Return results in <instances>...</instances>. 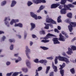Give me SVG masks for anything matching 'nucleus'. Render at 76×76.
Wrapping results in <instances>:
<instances>
[{
	"label": "nucleus",
	"instance_id": "5fc2aeb1",
	"mask_svg": "<svg viewBox=\"0 0 76 76\" xmlns=\"http://www.w3.org/2000/svg\"><path fill=\"white\" fill-rule=\"evenodd\" d=\"M62 34H63V35H65L66 34V33L65 32H64V31H62L61 32Z\"/></svg>",
	"mask_w": 76,
	"mask_h": 76
},
{
	"label": "nucleus",
	"instance_id": "f257e3e1",
	"mask_svg": "<svg viewBox=\"0 0 76 76\" xmlns=\"http://www.w3.org/2000/svg\"><path fill=\"white\" fill-rule=\"evenodd\" d=\"M74 6L73 5L69 4L67 5H64V8L61 10L60 13L61 14H65L66 13V10H71V9L70 8H74Z\"/></svg>",
	"mask_w": 76,
	"mask_h": 76
},
{
	"label": "nucleus",
	"instance_id": "a19ab883",
	"mask_svg": "<svg viewBox=\"0 0 76 76\" xmlns=\"http://www.w3.org/2000/svg\"><path fill=\"white\" fill-rule=\"evenodd\" d=\"M14 22V23H16L17 22H19V20H12Z\"/></svg>",
	"mask_w": 76,
	"mask_h": 76
},
{
	"label": "nucleus",
	"instance_id": "6e6552de",
	"mask_svg": "<svg viewBox=\"0 0 76 76\" xmlns=\"http://www.w3.org/2000/svg\"><path fill=\"white\" fill-rule=\"evenodd\" d=\"M64 38V36L62 35L61 33H60L59 34V40L61 41H65V39Z\"/></svg>",
	"mask_w": 76,
	"mask_h": 76
},
{
	"label": "nucleus",
	"instance_id": "cd10ccee",
	"mask_svg": "<svg viewBox=\"0 0 76 76\" xmlns=\"http://www.w3.org/2000/svg\"><path fill=\"white\" fill-rule=\"evenodd\" d=\"M40 48L44 50H47L49 49V48H47L45 47H44V46H43V47L40 46Z\"/></svg>",
	"mask_w": 76,
	"mask_h": 76
},
{
	"label": "nucleus",
	"instance_id": "b1692460",
	"mask_svg": "<svg viewBox=\"0 0 76 76\" xmlns=\"http://www.w3.org/2000/svg\"><path fill=\"white\" fill-rule=\"evenodd\" d=\"M61 16H58L57 18V22L58 23H59L61 22Z\"/></svg>",
	"mask_w": 76,
	"mask_h": 76
},
{
	"label": "nucleus",
	"instance_id": "f704fd0d",
	"mask_svg": "<svg viewBox=\"0 0 76 76\" xmlns=\"http://www.w3.org/2000/svg\"><path fill=\"white\" fill-rule=\"evenodd\" d=\"M40 3H46V1L45 0H40Z\"/></svg>",
	"mask_w": 76,
	"mask_h": 76
},
{
	"label": "nucleus",
	"instance_id": "3c124183",
	"mask_svg": "<svg viewBox=\"0 0 76 76\" xmlns=\"http://www.w3.org/2000/svg\"><path fill=\"white\" fill-rule=\"evenodd\" d=\"M10 62H9V61H7V63H6V64H7V66H9V65L10 64Z\"/></svg>",
	"mask_w": 76,
	"mask_h": 76
},
{
	"label": "nucleus",
	"instance_id": "412c9836",
	"mask_svg": "<svg viewBox=\"0 0 76 76\" xmlns=\"http://www.w3.org/2000/svg\"><path fill=\"white\" fill-rule=\"evenodd\" d=\"M26 64L28 68H31V63L28 61L26 62Z\"/></svg>",
	"mask_w": 76,
	"mask_h": 76
},
{
	"label": "nucleus",
	"instance_id": "79ce46f5",
	"mask_svg": "<svg viewBox=\"0 0 76 76\" xmlns=\"http://www.w3.org/2000/svg\"><path fill=\"white\" fill-rule=\"evenodd\" d=\"M44 8L45 7L43 6L42 5L41 6H40L39 9H40V10H43Z\"/></svg>",
	"mask_w": 76,
	"mask_h": 76
},
{
	"label": "nucleus",
	"instance_id": "8fccbe9b",
	"mask_svg": "<svg viewBox=\"0 0 76 76\" xmlns=\"http://www.w3.org/2000/svg\"><path fill=\"white\" fill-rule=\"evenodd\" d=\"M47 59H49L50 60H52L53 59V58L52 57H47Z\"/></svg>",
	"mask_w": 76,
	"mask_h": 76
},
{
	"label": "nucleus",
	"instance_id": "5701e85b",
	"mask_svg": "<svg viewBox=\"0 0 76 76\" xmlns=\"http://www.w3.org/2000/svg\"><path fill=\"white\" fill-rule=\"evenodd\" d=\"M39 33L40 35H45L46 34V33L44 30L39 31Z\"/></svg>",
	"mask_w": 76,
	"mask_h": 76
},
{
	"label": "nucleus",
	"instance_id": "58836bf2",
	"mask_svg": "<svg viewBox=\"0 0 76 76\" xmlns=\"http://www.w3.org/2000/svg\"><path fill=\"white\" fill-rule=\"evenodd\" d=\"M6 39V37L4 36H3V37L2 38V39L1 40L2 41H4L5 39Z\"/></svg>",
	"mask_w": 76,
	"mask_h": 76
},
{
	"label": "nucleus",
	"instance_id": "37998d69",
	"mask_svg": "<svg viewBox=\"0 0 76 76\" xmlns=\"http://www.w3.org/2000/svg\"><path fill=\"white\" fill-rule=\"evenodd\" d=\"M54 31L55 32H57V33H59V31L57 28L54 29Z\"/></svg>",
	"mask_w": 76,
	"mask_h": 76
},
{
	"label": "nucleus",
	"instance_id": "bf43d9fd",
	"mask_svg": "<svg viewBox=\"0 0 76 76\" xmlns=\"http://www.w3.org/2000/svg\"><path fill=\"white\" fill-rule=\"evenodd\" d=\"M64 36L65 37H66V38H68L69 36L67 34H65V35H64Z\"/></svg>",
	"mask_w": 76,
	"mask_h": 76
},
{
	"label": "nucleus",
	"instance_id": "f8f14e48",
	"mask_svg": "<svg viewBox=\"0 0 76 76\" xmlns=\"http://www.w3.org/2000/svg\"><path fill=\"white\" fill-rule=\"evenodd\" d=\"M60 4L58 3L53 4L51 6V8H56L57 7L59 6Z\"/></svg>",
	"mask_w": 76,
	"mask_h": 76
},
{
	"label": "nucleus",
	"instance_id": "680f3d73",
	"mask_svg": "<svg viewBox=\"0 0 76 76\" xmlns=\"http://www.w3.org/2000/svg\"><path fill=\"white\" fill-rule=\"evenodd\" d=\"M4 34V32L3 31H0V34Z\"/></svg>",
	"mask_w": 76,
	"mask_h": 76
},
{
	"label": "nucleus",
	"instance_id": "1a4fd4ad",
	"mask_svg": "<svg viewBox=\"0 0 76 76\" xmlns=\"http://www.w3.org/2000/svg\"><path fill=\"white\" fill-rule=\"evenodd\" d=\"M30 15L31 16L34 18L35 19H38V18L37 17V15L35 14H34V13L32 12H30Z\"/></svg>",
	"mask_w": 76,
	"mask_h": 76
},
{
	"label": "nucleus",
	"instance_id": "49530a36",
	"mask_svg": "<svg viewBox=\"0 0 76 76\" xmlns=\"http://www.w3.org/2000/svg\"><path fill=\"white\" fill-rule=\"evenodd\" d=\"M12 74V72H10V73H8L7 74V76H10Z\"/></svg>",
	"mask_w": 76,
	"mask_h": 76
},
{
	"label": "nucleus",
	"instance_id": "f3484780",
	"mask_svg": "<svg viewBox=\"0 0 76 76\" xmlns=\"http://www.w3.org/2000/svg\"><path fill=\"white\" fill-rule=\"evenodd\" d=\"M16 4V2L15 1H12V4H11V6L12 7L15 6V5Z\"/></svg>",
	"mask_w": 76,
	"mask_h": 76
},
{
	"label": "nucleus",
	"instance_id": "338daca9",
	"mask_svg": "<svg viewBox=\"0 0 76 76\" xmlns=\"http://www.w3.org/2000/svg\"><path fill=\"white\" fill-rule=\"evenodd\" d=\"M30 46H31L33 44V42H30Z\"/></svg>",
	"mask_w": 76,
	"mask_h": 76
},
{
	"label": "nucleus",
	"instance_id": "2eb2a0df",
	"mask_svg": "<svg viewBox=\"0 0 76 76\" xmlns=\"http://www.w3.org/2000/svg\"><path fill=\"white\" fill-rule=\"evenodd\" d=\"M30 25L31 27L30 29V30L32 31L33 29H34V28H35L36 25L35 24L32 23H30Z\"/></svg>",
	"mask_w": 76,
	"mask_h": 76
},
{
	"label": "nucleus",
	"instance_id": "bb28decb",
	"mask_svg": "<svg viewBox=\"0 0 76 76\" xmlns=\"http://www.w3.org/2000/svg\"><path fill=\"white\" fill-rule=\"evenodd\" d=\"M50 41L49 40H42L41 41V42H44V43H46Z\"/></svg>",
	"mask_w": 76,
	"mask_h": 76
},
{
	"label": "nucleus",
	"instance_id": "a211bd4d",
	"mask_svg": "<svg viewBox=\"0 0 76 76\" xmlns=\"http://www.w3.org/2000/svg\"><path fill=\"white\" fill-rule=\"evenodd\" d=\"M44 24L45 25V27L44 28L45 29H49V24H47L46 23H44Z\"/></svg>",
	"mask_w": 76,
	"mask_h": 76
},
{
	"label": "nucleus",
	"instance_id": "20e7f679",
	"mask_svg": "<svg viewBox=\"0 0 76 76\" xmlns=\"http://www.w3.org/2000/svg\"><path fill=\"white\" fill-rule=\"evenodd\" d=\"M60 68H59L60 69H61L60 70V73L61 75V76H64V70L63 69V68L65 66V64L64 63H63L62 65H60Z\"/></svg>",
	"mask_w": 76,
	"mask_h": 76
},
{
	"label": "nucleus",
	"instance_id": "09e8293b",
	"mask_svg": "<svg viewBox=\"0 0 76 76\" xmlns=\"http://www.w3.org/2000/svg\"><path fill=\"white\" fill-rule=\"evenodd\" d=\"M9 40L10 42H15V40L14 39H12V40L11 39H10Z\"/></svg>",
	"mask_w": 76,
	"mask_h": 76
},
{
	"label": "nucleus",
	"instance_id": "423d86ee",
	"mask_svg": "<svg viewBox=\"0 0 76 76\" xmlns=\"http://www.w3.org/2000/svg\"><path fill=\"white\" fill-rule=\"evenodd\" d=\"M26 50L25 51L26 54V55L27 56L28 59H30V58L29 57V55L28 54V53L31 52V50H30V49H28V47L26 46Z\"/></svg>",
	"mask_w": 76,
	"mask_h": 76
},
{
	"label": "nucleus",
	"instance_id": "e2e57ef3",
	"mask_svg": "<svg viewBox=\"0 0 76 76\" xmlns=\"http://www.w3.org/2000/svg\"><path fill=\"white\" fill-rule=\"evenodd\" d=\"M18 25H19V23L18 24H15L14 26L15 27H17V26L18 27Z\"/></svg>",
	"mask_w": 76,
	"mask_h": 76
},
{
	"label": "nucleus",
	"instance_id": "13d9d810",
	"mask_svg": "<svg viewBox=\"0 0 76 76\" xmlns=\"http://www.w3.org/2000/svg\"><path fill=\"white\" fill-rule=\"evenodd\" d=\"M27 37V33H25L24 34V39H26V38Z\"/></svg>",
	"mask_w": 76,
	"mask_h": 76
},
{
	"label": "nucleus",
	"instance_id": "9d476101",
	"mask_svg": "<svg viewBox=\"0 0 76 76\" xmlns=\"http://www.w3.org/2000/svg\"><path fill=\"white\" fill-rule=\"evenodd\" d=\"M52 40L53 41V42H54V44L60 43V42L58 41V38L55 37L53 38Z\"/></svg>",
	"mask_w": 76,
	"mask_h": 76
},
{
	"label": "nucleus",
	"instance_id": "69168bd1",
	"mask_svg": "<svg viewBox=\"0 0 76 76\" xmlns=\"http://www.w3.org/2000/svg\"><path fill=\"white\" fill-rule=\"evenodd\" d=\"M41 10H42L40 9H39V10H37V12L39 13L40 12V11Z\"/></svg>",
	"mask_w": 76,
	"mask_h": 76
},
{
	"label": "nucleus",
	"instance_id": "6ab92c4d",
	"mask_svg": "<svg viewBox=\"0 0 76 76\" xmlns=\"http://www.w3.org/2000/svg\"><path fill=\"white\" fill-rule=\"evenodd\" d=\"M67 16L70 18H71L72 17V14L71 12H69L67 14Z\"/></svg>",
	"mask_w": 76,
	"mask_h": 76
},
{
	"label": "nucleus",
	"instance_id": "603ef678",
	"mask_svg": "<svg viewBox=\"0 0 76 76\" xmlns=\"http://www.w3.org/2000/svg\"><path fill=\"white\" fill-rule=\"evenodd\" d=\"M53 76V72H50L49 76Z\"/></svg>",
	"mask_w": 76,
	"mask_h": 76
},
{
	"label": "nucleus",
	"instance_id": "2f4dec72",
	"mask_svg": "<svg viewBox=\"0 0 76 76\" xmlns=\"http://www.w3.org/2000/svg\"><path fill=\"white\" fill-rule=\"evenodd\" d=\"M22 70L24 71L25 72H28V70L27 68H22Z\"/></svg>",
	"mask_w": 76,
	"mask_h": 76
},
{
	"label": "nucleus",
	"instance_id": "c03bdc74",
	"mask_svg": "<svg viewBox=\"0 0 76 76\" xmlns=\"http://www.w3.org/2000/svg\"><path fill=\"white\" fill-rule=\"evenodd\" d=\"M50 23H51L52 24H56V22L54 21L53 20H52L51 22H50Z\"/></svg>",
	"mask_w": 76,
	"mask_h": 76
},
{
	"label": "nucleus",
	"instance_id": "0eeeda50",
	"mask_svg": "<svg viewBox=\"0 0 76 76\" xmlns=\"http://www.w3.org/2000/svg\"><path fill=\"white\" fill-rule=\"evenodd\" d=\"M50 36L55 37L56 36L55 35H54L52 34H51L50 33H48L47 35H46V36L43 38V39H48L49 38V37Z\"/></svg>",
	"mask_w": 76,
	"mask_h": 76
},
{
	"label": "nucleus",
	"instance_id": "864d4df0",
	"mask_svg": "<svg viewBox=\"0 0 76 76\" xmlns=\"http://www.w3.org/2000/svg\"><path fill=\"white\" fill-rule=\"evenodd\" d=\"M13 20H12V21H11L10 23V25H12V24H13V23H15L14 21H13Z\"/></svg>",
	"mask_w": 76,
	"mask_h": 76
},
{
	"label": "nucleus",
	"instance_id": "72a5a7b5",
	"mask_svg": "<svg viewBox=\"0 0 76 76\" xmlns=\"http://www.w3.org/2000/svg\"><path fill=\"white\" fill-rule=\"evenodd\" d=\"M65 21L67 23H69V24L71 23L70 21L69 20V19H67L66 20H65Z\"/></svg>",
	"mask_w": 76,
	"mask_h": 76
},
{
	"label": "nucleus",
	"instance_id": "4be33fe9",
	"mask_svg": "<svg viewBox=\"0 0 76 76\" xmlns=\"http://www.w3.org/2000/svg\"><path fill=\"white\" fill-rule=\"evenodd\" d=\"M50 69V66H47L46 70V72H45L46 74H48Z\"/></svg>",
	"mask_w": 76,
	"mask_h": 76
},
{
	"label": "nucleus",
	"instance_id": "774afa93",
	"mask_svg": "<svg viewBox=\"0 0 76 76\" xmlns=\"http://www.w3.org/2000/svg\"><path fill=\"white\" fill-rule=\"evenodd\" d=\"M72 4L75 5H76V1H75V2L72 3Z\"/></svg>",
	"mask_w": 76,
	"mask_h": 76
},
{
	"label": "nucleus",
	"instance_id": "ea45409f",
	"mask_svg": "<svg viewBox=\"0 0 76 76\" xmlns=\"http://www.w3.org/2000/svg\"><path fill=\"white\" fill-rule=\"evenodd\" d=\"M5 23L6 25H7V27H9L10 26V25L9 24V22L7 21L6 22H5Z\"/></svg>",
	"mask_w": 76,
	"mask_h": 76
},
{
	"label": "nucleus",
	"instance_id": "0e129e2a",
	"mask_svg": "<svg viewBox=\"0 0 76 76\" xmlns=\"http://www.w3.org/2000/svg\"><path fill=\"white\" fill-rule=\"evenodd\" d=\"M76 39V37H75L72 40V42H73V41H74Z\"/></svg>",
	"mask_w": 76,
	"mask_h": 76
},
{
	"label": "nucleus",
	"instance_id": "c9c22d12",
	"mask_svg": "<svg viewBox=\"0 0 76 76\" xmlns=\"http://www.w3.org/2000/svg\"><path fill=\"white\" fill-rule=\"evenodd\" d=\"M18 75V73L15 72L13 73L12 76H16Z\"/></svg>",
	"mask_w": 76,
	"mask_h": 76
},
{
	"label": "nucleus",
	"instance_id": "dca6fc26",
	"mask_svg": "<svg viewBox=\"0 0 76 76\" xmlns=\"http://www.w3.org/2000/svg\"><path fill=\"white\" fill-rule=\"evenodd\" d=\"M33 2L36 4H38L40 3V0H34L33 1Z\"/></svg>",
	"mask_w": 76,
	"mask_h": 76
},
{
	"label": "nucleus",
	"instance_id": "393cba45",
	"mask_svg": "<svg viewBox=\"0 0 76 76\" xmlns=\"http://www.w3.org/2000/svg\"><path fill=\"white\" fill-rule=\"evenodd\" d=\"M66 0H61V1L60 2V4H64L66 2Z\"/></svg>",
	"mask_w": 76,
	"mask_h": 76
},
{
	"label": "nucleus",
	"instance_id": "6e6d98bb",
	"mask_svg": "<svg viewBox=\"0 0 76 76\" xmlns=\"http://www.w3.org/2000/svg\"><path fill=\"white\" fill-rule=\"evenodd\" d=\"M57 28L58 30H61V27L59 26H58Z\"/></svg>",
	"mask_w": 76,
	"mask_h": 76
},
{
	"label": "nucleus",
	"instance_id": "9b49d317",
	"mask_svg": "<svg viewBox=\"0 0 76 76\" xmlns=\"http://www.w3.org/2000/svg\"><path fill=\"white\" fill-rule=\"evenodd\" d=\"M42 67L40 66L39 67V68H38V70H36V75L35 76H39V73L38 72V71H39L42 70Z\"/></svg>",
	"mask_w": 76,
	"mask_h": 76
},
{
	"label": "nucleus",
	"instance_id": "c85d7f7f",
	"mask_svg": "<svg viewBox=\"0 0 76 76\" xmlns=\"http://www.w3.org/2000/svg\"><path fill=\"white\" fill-rule=\"evenodd\" d=\"M6 4V1H4L2 2H1V5L2 6H3Z\"/></svg>",
	"mask_w": 76,
	"mask_h": 76
},
{
	"label": "nucleus",
	"instance_id": "e433bc0d",
	"mask_svg": "<svg viewBox=\"0 0 76 76\" xmlns=\"http://www.w3.org/2000/svg\"><path fill=\"white\" fill-rule=\"evenodd\" d=\"M18 27L20 28H22L23 27V25L21 23H18Z\"/></svg>",
	"mask_w": 76,
	"mask_h": 76
},
{
	"label": "nucleus",
	"instance_id": "a878e982",
	"mask_svg": "<svg viewBox=\"0 0 76 76\" xmlns=\"http://www.w3.org/2000/svg\"><path fill=\"white\" fill-rule=\"evenodd\" d=\"M70 72L72 74H74L75 73V71L74 68L71 69H70Z\"/></svg>",
	"mask_w": 76,
	"mask_h": 76
},
{
	"label": "nucleus",
	"instance_id": "de8ad7c7",
	"mask_svg": "<svg viewBox=\"0 0 76 76\" xmlns=\"http://www.w3.org/2000/svg\"><path fill=\"white\" fill-rule=\"evenodd\" d=\"M34 62L35 63H38L39 60L38 59H36L34 60Z\"/></svg>",
	"mask_w": 76,
	"mask_h": 76
},
{
	"label": "nucleus",
	"instance_id": "f03ea898",
	"mask_svg": "<svg viewBox=\"0 0 76 76\" xmlns=\"http://www.w3.org/2000/svg\"><path fill=\"white\" fill-rule=\"evenodd\" d=\"M76 26V22H71L70 23V24L68 26V28L70 32H72V31L73 30V27H75Z\"/></svg>",
	"mask_w": 76,
	"mask_h": 76
},
{
	"label": "nucleus",
	"instance_id": "052dcab7",
	"mask_svg": "<svg viewBox=\"0 0 76 76\" xmlns=\"http://www.w3.org/2000/svg\"><path fill=\"white\" fill-rule=\"evenodd\" d=\"M32 37L33 38H35L36 37V35H35L34 34H32Z\"/></svg>",
	"mask_w": 76,
	"mask_h": 76
},
{
	"label": "nucleus",
	"instance_id": "7ed1b4c3",
	"mask_svg": "<svg viewBox=\"0 0 76 76\" xmlns=\"http://www.w3.org/2000/svg\"><path fill=\"white\" fill-rule=\"evenodd\" d=\"M58 58L59 59L60 61H65L66 64H68L69 63V59L65 57H61L60 56H58Z\"/></svg>",
	"mask_w": 76,
	"mask_h": 76
},
{
	"label": "nucleus",
	"instance_id": "39448f33",
	"mask_svg": "<svg viewBox=\"0 0 76 76\" xmlns=\"http://www.w3.org/2000/svg\"><path fill=\"white\" fill-rule=\"evenodd\" d=\"M68 50V51L67 52V54L69 55H71V53H73L72 50H76V46H72V48H69Z\"/></svg>",
	"mask_w": 76,
	"mask_h": 76
},
{
	"label": "nucleus",
	"instance_id": "4c0bfd02",
	"mask_svg": "<svg viewBox=\"0 0 76 76\" xmlns=\"http://www.w3.org/2000/svg\"><path fill=\"white\" fill-rule=\"evenodd\" d=\"M13 45H11L10 47V50H12L13 49Z\"/></svg>",
	"mask_w": 76,
	"mask_h": 76
},
{
	"label": "nucleus",
	"instance_id": "c756f323",
	"mask_svg": "<svg viewBox=\"0 0 76 76\" xmlns=\"http://www.w3.org/2000/svg\"><path fill=\"white\" fill-rule=\"evenodd\" d=\"M58 59V57H56L55 59V64H56L57 63H58V61H57V60Z\"/></svg>",
	"mask_w": 76,
	"mask_h": 76
},
{
	"label": "nucleus",
	"instance_id": "4468645a",
	"mask_svg": "<svg viewBox=\"0 0 76 76\" xmlns=\"http://www.w3.org/2000/svg\"><path fill=\"white\" fill-rule=\"evenodd\" d=\"M52 66L53 69H54V71L56 72L58 71L57 67L56 66H55L53 62L52 63Z\"/></svg>",
	"mask_w": 76,
	"mask_h": 76
},
{
	"label": "nucleus",
	"instance_id": "473e14b6",
	"mask_svg": "<svg viewBox=\"0 0 76 76\" xmlns=\"http://www.w3.org/2000/svg\"><path fill=\"white\" fill-rule=\"evenodd\" d=\"M22 60L21 58L19 57L18 58V60H15V63H18L19 61H20Z\"/></svg>",
	"mask_w": 76,
	"mask_h": 76
},
{
	"label": "nucleus",
	"instance_id": "a18cd8bd",
	"mask_svg": "<svg viewBox=\"0 0 76 76\" xmlns=\"http://www.w3.org/2000/svg\"><path fill=\"white\" fill-rule=\"evenodd\" d=\"M62 55L63 56L66 57H67L68 56L67 55H66L65 53H62Z\"/></svg>",
	"mask_w": 76,
	"mask_h": 76
},
{
	"label": "nucleus",
	"instance_id": "7c9ffc66",
	"mask_svg": "<svg viewBox=\"0 0 76 76\" xmlns=\"http://www.w3.org/2000/svg\"><path fill=\"white\" fill-rule=\"evenodd\" d=\"M33 3L30 1H28L27 3L28 6H31Z\"/></svg>",
	"mask_w": 76,
	"mask_h": 76
},
{
	"label": "nucleus",
	"instance_id": "ddd939ff",
	"mask_svg": "<svg viewBox=\"0 0 76 76\" xmlns=\"http://www.w3.org/2000/svg\"><path fill=\"white\" fill-rule=\"evenodd\" d=\"M39 62L41 64H43L44 65H46V64L48 62L46 60H43L42 59L41 60H39Z\"/></svg>",
	"mask_w": 76,
	"mask_h": 76
},
{
	"label": "nucleus",
	"instance_id": "aec40b11",
	"mask_svg": "<svg viewBox=\"0 0 76 76\" xmlns=\"http://www.w3.org/2000/svg\"><path fill=\"white\" fill-rule=\"evenodd\" d=\"M53 19L48 18L47 19L46 22L48 23H50Z\"/></svg>",
	"mask_w": 76,
	"mask_h": 76
},
{
	"label": "nucleus",
	"instance_id": "4d7b16f0",
	"mask_svg": "<svg viewBox=\"0 0 76 76\" xmlns=\"http://www.w3.org/2000/svg\"><path fill=\"white\" fill-rule=\"evenodd\" d=\"M17 36L18 37V38L20 39L21 38V37L20 35H17Z\"/></svg>",
	"mask_w": 76,
	"mask_h": 76
}]
</instances>
